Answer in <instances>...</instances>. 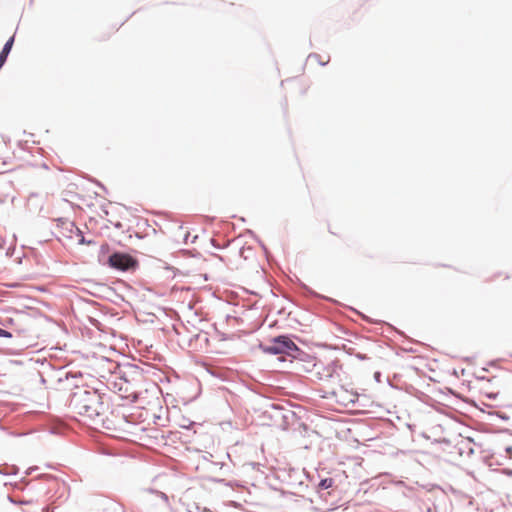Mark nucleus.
<instances>
[{"label": "nucleus", "mask_w": 512, "mask_h": 512, "mask_svg": "<svg viewBox=\"0 0 512 512\" xmlns=\"http://www.w3.org/2000/svg\"><path fill=\"white\" fill-rule=\"evenodd\" d=\"M339 381L340 379L334 385L326 387L324 390L325 397H333L335 398L336 402L342 405L354 403L356 395L344 388V386L341 385Z\"/></svg>", "instance_id": "20e7f679"}, {"label": "nucleus", "mask_w": 512, "mask_h": 512, "mask_svg": "<svg viewBox=\"0 0 512 512\" xmlns=\"http://www.w3.org/2000/svg\"><path fill=\"white\" fill-rule=\"evenodd\" d=\"M329 232H330L331 234H333V235H338V233H337L336 231H333V230L331 229V227H329Z\"/></svg>", "instance_id": "9b49d317"}, {"label": "nucleus", "mask_w": 512, "mask_h": 512, "mask_svg": "<svg viewBox=\"0 0 512 512\" xmlns=\"http://www.w3.org/2000/svg\"><path fill=\"white\" fill-rule=\"evenodd\" d=\"M73 402L79 415L89 420L94 425H104V407L97 393L83 391L74 395Z\"/></svg>", "instance_id": "f257e3e1"}, {"label": "nucleus", "mask_w": 512, "mask_h": 512, "mask_svg": "<svg viewBox=\"0 0 512 512\" xmlns=\"http://www.w3.org/2000/svg\"><path fill=\"white\" fill-rule=\"evenodd\" d=\"M296 349L295 343L290 338L280 336L275 338L264 350L271 354H290Z\"/></svg>", "instance_id": "39448f33"}, {"label": "nucleus", "mask_w": 512, "mask_h": 512, "mask_svg": "<svg viewBox=\"0 0 512 512\" xmlns=\"http://www.w3.org/2000/svg\"><path fill=\"white\" fill-rule=\"evenodd\" d=\"M313 372L319 381L326 383L323 391L326 389V387L334 385L339 380L337 365L333 362L326 365L323 363H316L313 366Z\"/></svg>", "instance_id": "7ed1b4c3"}, {"label": "nucleus", "mask_w": 512, "mask_h": 512, "mask_svg": "<svg viewBox=\"0 0 512 512\" xmlns=\"http://www.w3.org/2000/svg\"><path fill=\"white\" fill-rule=\"evenodd\" d=\"M76 231H77V233H78L79 235L81 234L80 229L76 228Z\"/></svg>", "instance_id": "ddd939ff"}, {"label": "nucleus", "mask_w": 512, "mask_h": 512, "mask_svg": "<svg viewBox=\"0 0 512 512\" xmlns=\"http://www.w3.org/2000/svg\"><path fill=\"white\" fill-rule=\"evenodd\" d=\"M0 337H11V333L0 328Z\"/></svg>", "instance_id": "9d476101"}, {"label": "nucleus", "mask_w": 512, "mask_h": 512, "mask_svg": "<svg viewBox=\"0 0 512 512\" xmlns=\"http://www.w3.org/2000/svg\"><path fill=\"white\" fill-rule=\"evenodd\" d=\"M109 264L120 270H127L135 265V260L128 254L114 253L109 257Z\"/></svg>", "instance_id": "423d86ee"}, {"label": "nucleus", "mask_w": 512, "mask_h": 512, "mask_svg": "<svg viewBox=\"0 0 512 512\" xmlns=\"http://www.w3.org/2000/svg\"><path fill=\"white\" fill-rule=\"evenodd\" d=\"M501 391H507L505 381L498 377H493L481 384L479 388L480 399L483 404L493 406V402L498 398Z\"/></svg>", "instance_id": "f03ea898"}, {"label": "nucleus", "mask_w": 512, "mask_h": 512, "mask_svg": "<svg viewBox=\"0 0 512 512\" xmlns=\"http://www.w3.org/2000/svg\"><path fill=\"white\" fill-rule=\"evenodd\" d=\"M13 43H14V36H12L4 45L3 49L1 52H3V54H9L11 49H12V46H13Z\"/></svg>", "instance_id": "6e6552de"}, {"label": "nucleus", "mask_w": 512, "mask_h": 512, "mask_svg": "<svg viewBox=\"0 0 512 512\" xmlns=\"http://www.w3.org/2000/svg\"><path fill=\"white\" fill-rule=\"evenodd\" d=\"M334 484V481L332 478H325V479H322L320 481V483L318 484V488L320 490H326L328 488H331Z\"/></svg>", "instance_id": "0eeeda50"}, {"label": "nucleus", "mask_w": 512, "mask_h": 512, "mask_svg": "<svg viewBox=\"0 0 512 512\" xmlns=\"http://www.w3.org/2000/svg\"><path fill=\"white\" fill-rule=\"evenodd\" d=\"M79 243H81V244L85 243L83 236H81V238L79 239Z\"/></svg>", "instance_id": "f8f14e48"}, {"label": "nucleus", "mask_w": 512, "mask_h": 512, "mask_svg": "<svg viewBox=\"0 0 512 512\" xmlns=\"http://www.w3.org/2000/svg\"><path fill=\"white\" fill-rule=\"evenodd\" d=\"M7 56H8V54H3V52L0 53V69L6 62Z\"/></svg>", "instance_id": "1a4fd4ad"}]
</instances>
